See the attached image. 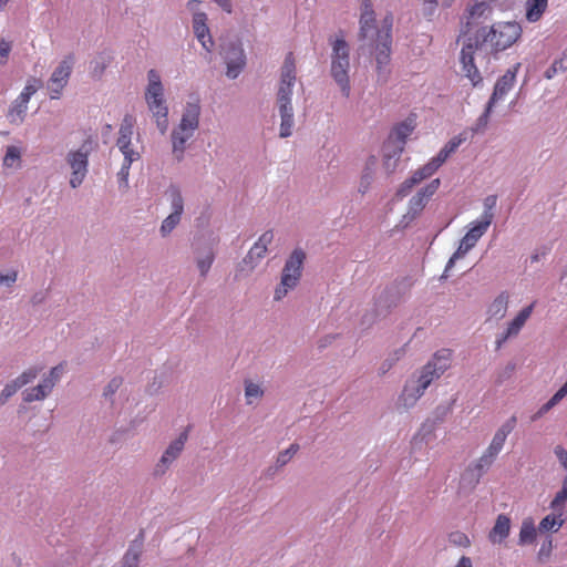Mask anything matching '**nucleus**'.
Wrapping results in <instances>:
<instances>
[{
	"label": "nucleus",
	"mask_w": 567,
	"mask_h": 567,
	"mask_svg": "<svg viewBox=\"0 0 567 567\" xmlns=\"http://www.w3.org/2000/svg\"><path fill=\"white\" fill-rule=\"evenodd\" d=\"M148 84L145 91V101L159 100L164 97V87L159 74L151 69L147 72Z\"/></svg>",
	"instance_id": "25"
},
{
	"label": "nucleus",
	"mask_w": 567,
	"mask_h": 567,
	"mask_svg": "<svg viewBox=\"0 0 567 567\" xmlns=\"http://www.w3.org/2000/svg\"><path fill=\"white\" fill-rule=\"evenodd\" d=\"M37 92V86L27 83L18 97L11 103L7 117L11 124H21L28 111V104L31 96Z\"/></svg>",
	"instance_id": "14"
},
{
	"label": "nucleus",
	"mask_w": 567,
	"mask_h": 567,
	"mask_svg": "<svg viewBox=\"0 0 567 567\" xmlns=\"http://www.w3.org/2000/svg\"><path fill=\"white\" fill-rule=\"evenodd\" d=\"M497 205V195H488L483 200V213L478 219L492 224L494 219V209Z\"/></svg>",
	"instance_id": "41"
},
{
	"label": "nucleus",
	"mask_w": 567,
	"mask_h": 567,
	"mask_svg": "<svg viewBox=\"0 0 567 567\" xmlns=\"http://www.w3.org/2000/svg\"><path fill=\"white\" fill-rule=\"evenodd\" d=\"M94 142L89 136L76 151H70L66 163L71 168L70 185L78 188L84 181L89 171V156L93 151Z\"/></svg>",
	"instance_id": "6"
},
{
	"label": "nucleus",
	"mask_w": 567,
	"mask_h": 567,
	"mask_svg": "<svg viewBox=\"0 0 567 567\" xmlns=\"http://www.w3.org/2000/svg\"><path fill=\"white\" fill-rule=\"evenodd\" d=\"M567 395V381L555 392V394L546 402L553 409Z\"/></svg>",
	"instance_id": "61"
},
{
	"label": "nucleus",
	"mask_w": 567,
	"mask_h": 567,
	"mask_svg": "<svg viewBox=\"0 0 567 567\" xmlns=\"http://www.w3.org/2000/svg\"><path fill=\"white\" fill-rule=\"evenodd\" d=\"M567 70L566 61L559 58L555 59L551 65L545 71L544 76L547 80H551L558 72H565Z\"/></svg>",
	"instance_id": "53"
},
{
	"label": "nucleus",
	"mask_w": 567,
	"mask_h": 567,
	"mask_svg": "<svg viewBox=\"0 0 567 567\" xmlns=\"http://www.w3.org/2000/svg\"><path fill=\"white\" fill-rule=\"evenodd\" d=\"M548 6V0H527L526 20L535 23L540 20Z\"/></svg>",
	"instance_id": "34"
},
{
	"label": "nucleus",
	"mask_w": 567,
	"mask_h": 567,
	"mask_svg": "<svg viewBox=\"0 0 567 567\" xmlns=\"http://www.w3.org/2000/svg\"><path fill=\"white\" fill-rule=\"evenodd\" d=\"M117 148L124 156V164L132 165L134 162L141 158V154L132 148V144H126V146H117Z\"/></svg>",
	"instance_id": "51"
},
{
	"label": "nucleus",
	"mask_w": 567,
	"mask_h": 567,
	"mask_svg": "<svg viewBox=\"0 0 567 567\" xmlns=\"http://www.w3.org/2000/svg\"><path fill=\"white\" fill-rule=\"evenodd\" d=\"M400 301V295L396 286H389L377 297L374 307L375 311L372 315H365L362 323L371 324L380 316H385L389 311L396 307Z\"/></svg>",
	"instance_id": "11"
},
{
	"label": "nucleus",
	"mask_w": 567,
	"mask_h": 567,
	"mask_svg": "<svg viewBox=\"0 0 567 567\" xmlns=\"http://www.w3.org/2000/svg\"><path fill=\"white\" fill-rule=\"evenodd\" d=\"M20 158H21L20 148L14 145H10L6 150V155L3 157L2 164L4 167H12L13 162L20 161Z\"/></svg>",
	"instance_id": "50"
},
{
	"label": "nucleus",
	"mask_w": 567,
	"mask_h": 567,
	"mask_svg": "<svg viewBox=\"0 0 567 567\" xmlns=\"http://www.w3.org/2000/svg\"><path fill=\"white\" fill-rule=\"evenodd\" d=\"M450 542L456 546L466 547L470 545V539L466 534L462 532H454L450 534Z\"/></svg>",
	"instance_id": "64"
},
{
	"label": "nucleus",
	"mask_w": 567,
	"mask_h": 567,
	"mask_svg": "<svg viewBox=\"0 0 567 567\" xmlns=\"http://www.w3.org/2000/svg\"><path fill=\"white\" fill-rule=\"evenodd\" d=\"M193 31L202 47L210 53L214 48V40L207 27V16L204 12H195L193 14Z\"/></svg>",
	"instance_id": "18"
},
{
	"label": "nucleus",
	"mask_w": 567,
	"mask_h": 567,
	"mask_svg": "<svg viewBox=\"0 0 567 567\" xmlns=\"http://www.w3.org/2000/svg\"><path fill=\"white\" fill-rule=\"evenodd\" d=\"M143 543L144 533L140 532L138 535L131 542L126 553L124 554L121 561V567H138Z\"/></svg>",
	"instance_id": "21"
},
{
	"label": "nucleus",
	"mask_w": 567,
	"mask_h": 567,
	"mask_svg": "<svg viewBox=\"0 0 567 567\" xmlns=\"http://www.w3.org/2000/svg\"><path fill=\"white\" fill-rule=\"evenodd\" d=\"M41 371H42V367H31V368L24 370L19 377H17L12 381L20 390L22 386L31 383L34 379H37V377L39 375V373Z\"/></svg>",
	"instance_id": "44"
},
{
	"label": "nucleus",
	"mask_w": 567,
	"mask_h": 567,
	"mask_svg": "<svg viewBox=\"0 0 567 567\" xmlns=\"http://www.w3.org/2000/svg\"><path fill=\"white\" fill-rule=\"evenodd\" d=\"M414 128V123L411 120L403 121L395 125L389 135L386 147H389L392 143H398L405 146L406 138L412 134Z\"/></svg>",
	"instance_id": "24"
},
{
	"label": "nucleus",
	"mask_w": 567,
	"mask_h": 567,
	"mask_svg": "<svg viewBox=\"0 0 567 567\" xmlns=\"http://www.w3.org/2000/svg\"><path fill=\"white\" fill-rule=\"evenodd\" d=\"M450 412H451V405H439L434 410V413H433L434 419L426 420L422 424L420 432L417 433L415 439L420 437L421 441H424L427 443L430 440V436L432 435L433 431L435 430L436 424L443 422V420Z\"/></svg>",
	"instance_id": "20"
},
{
	"label": "nucleus",
	"mask_w": 567,
	"mask_h": 567,
	"mask_svg": "<svg viewBox=\"0 0 567 567\" xmlns=\"http://www.w3.org/2000/svg\"><path fill=\"white\" fill-rule=\"evenodd\" d=\"M224 60L227 66V78L235 80L246 65V55L239 43L229 42L224 48Z\"/></svg>",
	"instance_id": "13"
},
{
	"label": "nucleus",
	"mask_w": 567,
	"mask_h": 567,
	"mask_svg": "<svg viewBox=\"0 0 567 567\" xmlns=\"http://www.w3.org/2000/svg\"><path fill=\"white\" fill-rule=\"evenodd\" d=\"M519 69L520 63H515L502 76L497 79L488 102L495 105L508 94V92L514 87L516 75Z\"/></svg>",
	"instance_id": "17"
},
{
	"label": "nucleus",
	"mask_w": 567,
	"mask_h": 567,
	"mask_svg": "<svg viewBox=\"0 0 567 567\" xmlns=\"http://www.w3.org/2000/svg\"><path fill=\"white\" fill-rule=\"evenodd\" d=\"M476 50H480L476 45V39L474 37H468L463 44L460 56L462 72L474 86H477L483 81L481 72L474 62V53Z\"/></svg>",
	"instance_id": "9"
},
{
	"label": "nucleus",
	"mask_w": 567,
	"mask_h": 567,
	"mask_svg": "<svg viewBox=\"0 0 567 567\" xmlns=\"http://www.w3.org/2000/svg\"><path fill=\"white\" fill-rule=\"evenodd\" d=\"M74 65L73 54L66 55L53 70L49 81L48 91L52 100L61 97L63 89L66 86Z\"/></svg>",
	"instance_id": "8"
},
{
	"label": "nucleus",
	"mask_w": 567,
	"mask_h": 567,
	"mask_svg": "<svg viewBox=\"0 0 567 567\" xmlns=\"http://www.w3.org/2000/svg\"><path fill=\"white\" fill-rule=\"evenodd\" d=\"M430 195L425 192L424 187H422L409 202V214L416 215L419 214L426 205Z\"/></svg>",
	"instance_id": "38"
},
{
	"label": "nucleus",
	"mask_w": 567,
	"mask_h": 567,
	"mask_svg": "<svg viewBox=\"0 0 567 567\" xmlns=\"http://www.w3.org/2000/svg\"><path fill=\"white\" fill-rule=\"evenodd\" d=\"M472 248H473L472 246H470L468 244H466L465 241H463L461 239L460 246L457 247L455 252L450 257V259H449V261H447V264L445 266L444 274H443L442 278H446L447 277V272L453 268V266L455 265L456 260L465 257L466 254Z\"/></svg>",
	"instance_id": "43"
},
{
	"label": "nucleus",
	"mask_w": 567,
	"mask_h": 567,
	"mask_svg": "<svg viewBox=\"0 0 567 567\" xmlns=\"http://www.w3.org/2000/svg\"><path fill=\"white\" fill-rule=\"evenodd\" d=\"M306 259V252L301 248H295L287 258L279 286L276 288L274 299L281 300L289 290L297 287L302 272V266Z\"/></svg>",
	"instance_id": "5"
},
{
	"label": "nucleus",
	"mask_w": 567,
	"mask_h": 567,
	"mask_svg": "<svg viewBox=\"0 0 567 567\" xmlns=\"http://www.w3.org/2000/svg\"><path fill=\"white\" fill-rule=\"evenodd\" d=\"M392 23L393 17L388 14L382 27H377L374 41L369 42V53L374 55L378 82L385 83L390 76V62L392 52Z\"/></svg>",
	"instance_id": "3"
},
{
	"label": "nucleus",
	"mask_w": 567,
	"mask_h": 567,
	"mask_svg": "<svg viewBox=\"0 0 567 567\" xmlns=\"http://www.w3.org/2000/svg\"><path fill=\"white\" fill-rule=\"evenodd\" d=\"M515 370H516V363L508 362L504 368L499 369L496 372L495 381H494L495 384L499 386V385L504 384L505 382H507L508 380H511L515 373Z\"/></svg>",
	"instance_id": "46"
},
{
	"label": "nucleus",
	"mask_w": 567,
	"mask_h": 567,
	"mask_svg": "<svg viewBox=\"0 0 567 567\" xmlns=\"http://www.w3.org/2000/svg\"><path fill=\"white\" fill-rule=\"evenodd\" d=\"M494 106V104L487 101L484 112L478 116L475 124L471 127L473 135L481 134L486 131Z\"/></svg>",
	"instance_id": "39"
},
{
	"label": "nucleus",
	"mask_w": 567,
	"mask_h": 567,
	"mask_svg": "<svg viewBox=\"0 0 567 567\" xmlns=\"http://www.w3.org/2000/svg\"><path fill=\"white\" fill-rule=\"evenodd\" d=\"M467 140L466 132L460 133L458 135L452 137L435 155L437 157V162L444 164L446 159L456 152L458 146Z\"/></svg>",
	"instance_id": "33"
},
{
	"label": "nucleus",
	"mask_w": 567,
	"mask_h": 567,
	"mask_svg": "<svg viewBox=\"0 0 567 567\" xmlns=\"http://www.w3.org/2000/svg\"><path fill=\"white\" fill-rule=\"evenodd\" d=\"M331 44V68L330 74L339 85L342 95L349 97L351 92L350 71V45L343 37L330 40Z\"/></svg>",
	"instance_id": "4"
},
{
	"label": "nucleus",
	"mask_w": 567,
	"mask_h": 567,
	"mask_svg": "<svg viewBox=\"0 0 567 567\" xmlns=\"http://www.w3.org/2000/svg\"><path fill=\"white\" fill-rule=\"evenodd\" d=\"M508 293L503 291L492 301L487 309L491 319L499 320L505 317L508 308Z\"/></svg>",
	"instance_id": "30"
},
{
	"label": "nucleus",
	"mask_w": 567,
	"mask_h": 567,
	"mask_svg": "<svg viewBox=\"0 0 567 567\" xmlns=\"http://www.w3.org/2000/svg\"><path fill=\"white\" fill-rule=\"evenodd\" d=\"M489 10V6L482 1V2H476L475 4L471 6L468 9H467V19H475V18H481L483 17L487 11Z\"/></svg>",
	"instance_id": "56"
},
{
	"label": "nucleus",
	"mask_w": 567,
	"mask_h": 567,
	"mask_svg": "<svg viewBox=\"0 0 567 567\" xmlns=\"http://www.w3.org/2000/svg\"><path fill=\"white\" fill-rule=\"evenodd\" d=\"M122 383L123 379L121 377H114L104 388L103 396L105 398V400H110L111 402H113V396L120 389Z\"/></svg>",
	"instance_id": "52"
},
{
	"label": "nucleus",
	"mask_w": 567,
	"mask_h": 567,
	"mask_svg": "<svg viewBox=\"0 0 567 567\" xmlns=\"http://www.w3.org/2000/svg\"><path fill=\"white\" fill-rule=\"evenodd\" d=\"M215 260V254L212 247L206 248L202 254L196 257V265L202 277H206Z\"/></svg>",
	"instance_id": "36"
},
{
	"label": "nucleus",
	"mask_w": 567,
	"mask_h": 567,
	"mask_svg": "<svg viewBox=\"0 0 567 567\" xmlns=\"http://www.w3.org/2000/svg\"><path fill=\"white\" fill-rule=\"evenodd\" d=\"M166 195L168 196L171 203V214L182 218L184 213V198L178 186L171 185L166 190Z\"/></svg>",
	"instance_id": "35"
},
{
	"label": "nucleus",
	"mask_w": 567,
	"mask_h": 567,
	"mask_svg": "<svg viewBox=\"0 0 567 567\" xmlns=\"http://www.w3.org/2000/svg\"><path fill=\"white\" fill-rule=\"evenodd\" d=\"M267 252V248L265 246H259L257 244H254L252 247L249 249L248 254L244 258V262L255 267L260 259L265 257Z\"/></svg>",
	"instance_id": "45"
},
{
	"label": "nucleus",
	"mask_w": 567,
	"mask_h": 567,
	"mask_svg": "<svg viewBox=\"0 0 567 567\" xmlns=\"http://www.w3.org/2000/svg\"><path fill=\"white\" fill-rule=\"evenodd\" d=\"M489 226L491 224H487L481 219L474 220L473 223H471L470 228L462 238V240L474 248L477 241L487 231Z\"/></svg>",
	"instance_id": "29"
},
{
	"label": "nucleus",
	"mask_w": 567,
	"mask_h": 567,
	"mask_svg": "<svg viewBox=\"0 0 567 567\" xmlns=\"http://www.w3.org/2000/svg\"><path fill=\"white\" fill-rule=\"evenodd\" d=\"M564 511L553 512L546 515L538 525L539 533H556L565 524Z\"/></svg>",
	"instance_id": "27"
},
{
	"label": "nucleus",
	"mask_w": 567,
	"mask_h": 567,
	"mask_svg": "<svg viewBox=\"0 0 567 567\" xmlns=\"http://www.w3.org/2000/svg\"><path fill=\"white\" fill-rule=\"evenodd\" d=\"M52 390V382L47 381L43 378L42 381L37 386L27 389L23 392V400L28 403L33 401H42L51 393Z\"/></svg>",
	"instance_id": "26"
},
{
	"label": "nucleus",
	"mask_w": 567,
	"mask_h": 567,
	"mask_svg": "<svg viewBox=\"0 0 567 567\" xmlns=\"http://www.w3.org/2000/svg\"><path fill=\"white\" fill-rule=\"evenodd\" d=\"M383 151H384L385 164L389 165V162L391 159L396 162L401 157V155L404 151V145H401L398 143H392L389 147H386V143H385Z\"/></svg>",
	"instance_id": "47"
},
{
	"label": "nucleus",
	"mask_w": 567,
	"mask_h": 567,
	"mask_svg": "<svg viewBox=\"0 0 567 567\" xmlns=\"http://www.w3.org/2000/svg\"><path fill=\"white\" fill-rule=\"evenodd\" d=\"M200 112L199 99L197 96L190 97L184 106L182 118L177 126H182V130L188 128L196 131L199 126Z\"/></svg>",
	"instance_id": "19"
},
{
	"label": "nucleus",
	"mask_w": 567,
	"mask_h": 567,
	"mask_svg": "<svg viewBox=\"0 0 567 567\" xmlns=\"http://www.w3.org/2000/svg\"><path fill=\"white\" fill-rule=\"evenodd\" d=\"M19 388L13 381L7 383L0 392V406L4 405L8 400L18 392Z\"/></svg>",
	"instance_id": "57"
},
{
	"label": "nucleus",
	"mask_w": 567,
	"mask_h": 567,
	"mask_svg": "<svg viewBox=\"0 0 567 567\" xmlns=\"http://www.w3.org/2000/svg\"><path fill=\"white\" fill-rule=\"evenodd\" d=\"M511 519L505 514H499L496 518L495 525L489 532L488 539L493 544H502L509 535Z\"/></svg>",
	"instance_id": "23"
},
{
	"label": "nucleus",
	"mask_w": 567,
	"mask_h": 567,
	"mask_svg": "<svg viewBox=\"0 0 567 567\" xmlns=\"http://www.w3.org/2000/svg\"><path fill=\"white\" fill-rule=\"evenodd\" d=\"M472 248H473L472 246H470L468 244H466L465 241H463L461 239L460 246L457 247L455 252L450 257V259H449V261H447V264L445 266L444 274H443L442 278H446L447 277V272L453 268V266L455 265L456 260L465 257L466 254Z\"/></svg>",
	"instance_id": "42"
},
{
	"label": "nucleus",
	"mask_w": 567,
	"mask_h": 567,
	"mask_svg": "<svg viewBox=\"0 0 567 567\" xmlns=\"http://www.w3.org/2000/svg\"><path fill=\"white\" fill-rule=\"evenodd\" d=\"M537 529L535 527V523L532 517H526L523 519L519 535H518V545L526 546L530 545L536 540Z\"/></svg>",
	"instance_id": "32"
},
{
	"label": "nucleus",
	"mask_w": 567,
	"mask_h": 567,
	"mask_svg": "<svg viewBox=\"0 0 567 567\" xmlns=\"http://www.w3.org/2000/svg\"><path fill=\"white\" fill-rule=\"evenodd\" d=\"M452 353L449 349H442L434 353L433 358L422 368L420 373L427 375L431 379V383L439 379L451 364Z\"/></svg>",
	"instance_id": "15"
},
{
	"label": "nucleus",
	"mask_w": 567,
	"mask_h": 567,
	"mask_svg": "<svg viewBox=\"0 0 567 567\" xmlns=\"http://www.w3.org/2000/svg\"><path fill=\"white\" fill-rule=\"evenodd\" d=\"M135 118L131 114H125L118 130V137L116 146H126L132 144V136L134 133Z\"/></svg>",
	"instance_id": "28"
},
{
	"label": "nucleus",
	"mask_w": 567,
	"mask_h": 567,
	"mask_svg": "<svg viewBox=\"0 0 567 567\" xmlns=\"http://www.w3.org/2000/svg\"><path fill=\"white\" fill-rule=\"evenodd\" d=\"M188 439V429H185L183 432L179 433V435L173 440L168 446L165 449L164 453L162 454L159 461L154 467V475L155 476H163L167 470L171 467V465L177 460V457L181 455V453L184 450L185 443Z\"/></svg>",
	"instance_id": "10"
},
{
	"label": "nucleus",
	"mask_w": 567,
	"mask_h": 567,
	"mask_svg": "<svg viewBox=\"0 0 567 567\" xmlns=\"http://www.w3.org/2000/svg\"><path fill=\"white\" fill-rule=\"evenodd\" d=\"M359 24L358 39L361 42L359 50L369 52V42L374 41V34L377 32L375 13L371 0H362L361 2Z\"/></svg>",
	"instance_id": "7"
},
{
	"label": "nucleus",
	"mask_w": 567,
	"mask_h": 567,
	"mask_svg": "<svg viewBox=\"0 0 567 567\" xmlns=\"http://www.w3.org/2000/svg\"><path fill=\"white\" fill-rule=\"evenodd\" d=\"M522 25L516 21L494 23L489 29L480 28L473 35L480 50L497 54L511 48L522 37Z\"/></svg>",
	"instance_id": "2"
},
{
	"label": "nucleus",
	"mask_w": 567,
	"mask_h": 567,
	"mask_svg": "<svg viewBox=\"0 0 567 567\" xmlns=\"http://www.w3.org/2000/svg\"><path fill=\"white\" fill-rule=\"evenodd\" d=\"M535 302L530 303L529 306L523 308L516 317L508 323L506 331L507 336L515 337L519 333L522 328L524 327L525 322L530 317L533 310H534Z\"/></svg>",
	"instance_id": "31"
},
{
	"label": "nucleus",
	"mask_w": 567,
	"mask_h": 567,
	"mask_svg": "<svg viewBox=\"0 0 567 567\" xmlns=\"http://www.w3.org/2000/svg\"><path fill=\"white\" fill-rule=\"evenodd\" d=\"M496 457L497 455L491 454L486 449L476 463L463 473L462 482H467L472 487H475L480 483L482 476L491 468Z\"/></svg>",
	"instance_id": "16"
},
{
	"label": "nucleus",
	"mask_w": 567,
	"mask_h": 567,
	"mask_svg": "<svg viewBox=\"0 0 567 567\" xmlns=\"http://www.w3.org/2000/svg\"><path fill=\"white\" fill-rule=\"evenodd\" d=\"M168 109H162V111H156L154 117L156 118V126L162 134L167 131L168 127Z\"/></svg>",
	"instance_id": "59"
},
{
	"label": "nucleus",
	"mask_w": 567,
	"mask_h": 567,
	"mask_svg": "<svg viewBox=\"0 0 567 567\" xmlns=\"http://www.w3.org/2000/svg\"><path fill=\"white\" fill-rule=\"evenodd\" d=\"M553 551V538L551 536H546L545 540L542 543L540 548L537 553V558L539 561H546Z\"/></svg>",
	"instance_id": "55"
},
{
	"label": "nucleus",
	"mask_w": 567,
	"mask_h": 567,
	"mask_svg": "<svg viewBox=\"0 0 567 567\" xmlns=\"http://www.w3.org/2000/svg\"><path fill=\"white\" fill-rule=\"evenodd\" d=\"M567 501V475L563 478L561 488L556 493L555 497L549 503V508L553 512L565 511Z\"/></svg>",
	"instance_id": "40"
},
{
	"label": "nucleus",
	"mask_w": 567,
	"mask_h": 567,
	"mask_svg": "<svg viewBox=\"0 0 567 567\" xmlns=\"http://www.w3.org/2000/svg\"><path fill=\"white\" fill-rule=\"evenodd\" d=\"M506 439H507L506 436L502 435L498 432H495L489 445L487 446V450L489 451V453L498 455L504 447Z\"/></svg>",
	"instance_id": "54"
},
{
	"label": "nucleus",
	"mask_w": 567,
	"mask_h": 567,
	"mask_svg": "<svg viewBox=\"0 0 567 567\" xmlns=\"http://www.w3.org/2000/svg\"><path fill=\"white\" fill-rule=\"evenodd\" d=\"M63 364L60 363L55 367H53L49 373L47 375H44L43 378L47 380V381H51L52 382V386L54 388V385L56 384V382H59V380L61 379L62 377V373H63Z\"/></svg>",
	"instance_id": "63"
},
{
	"label": "nucleus",
	"mask_w": 567,
	"mask_h": 567,
	"mask_svg": "<svg viewBox=\"0 0 567 567\" xmlns=\"http://www.w3.org/2000/svg\"><path fill=\"white\" fill-rule=\"evenodd\" d=\"M195 131L184 128L182 126H176L172 131V146L173 153L176 156L177 161H182L184 157L185 145L187 141H189L194 136Z\"/></svg>",
	"instance_id": "22"
},
{
	"label": "nucleus",
	"mask_w": 567,
	"mask_h": 567,
	"mask_svg": "<svg viewBox=\"0 0 567 567\" xmlns=\"http://www.w3.org/2000/svg\"><path fill=\"white\" fill-rule=\"evenodd\" d=\"M517 424V417L516 415H512L509 419H507L498 429L496 432L501 433L504 436H508Z\"/></svg>",
	"instance_id": "60"
},
{
	"label": "nucleus",
	"mask_w": 567,
	"mask_h": 567,
	"mask_svg": "<svg viewBox=\"0 0 567 567\" xmlns=\"http://www.w3.org/2000/svg\"><path fill=\"white\" fill-rule=\"evenodd\" d=\"M430 384L431 379H427V375H422L421 373L416 379H409L399 398V404L403 405L405 409L414 406Z\"/></svg>",
	"instance_id": "12"
},
{
	"label": "nucleus",
	"mask_w": 567,
	"mask_h": 567,
	"mask_svg": "<svg viewBox=\"0 0 567 567\" xmlns=\"http://www.w3.org/2000/svg\"><path fill=\"white\" fill-rule=\"evenodd\" d=\"M264 395V391L260 385L246 381L245 382V396L247 399V404L252 403V399H260Z\"/></svg>",
	"instance_id": "48"
},
{
	"label": "nucleus",
	"mask_w": 567,
	"mask_h": 567,
	"mask_svg": "<svg viewBox=\"0 0 567 567\" xmlns=\"http://www.w3.org/2000/svg\"><path fill=\"white\" fill-rule=\"evenodd\" d=\"M132 165L122 163L120 171L117 172V183L120 189H126L128 187V176Z\"/></svg>",
	"instance_id": "58"
},
{
	"label": "nucleus",
	"mask_w": 567,
	"mask_h": 567,
	"mask_svg": "<svg viewBox=\"0 0 567 567\" xmlns=\"http://www.w3.org/2000/svg\"><path fill=\"white\" fill-rule=\"evenodd\" d=\"M296 83V64L292 52H289L284 61L280 72L279 87L277 92V105L280 115L279 136H291L295 126L292 91Z\"/></svg>",
	"instance_id": "1"
},
{
	"label": "nucleus",
	"mask_w": 567,
	"mask_h": 567,
	"mask_svg": "<svg viewBox=\"0 0 567 567\" xmlns=\"http://www.w3.org/2000/svg\"><path fill=\"white\" fill-rule=\"evenodd\" d=\"M299 445L293 443L288 449L281 451L276 460V464L274 467L268 468V475L275 473L278 468L285 466L289 463V461L293 457V455L298 452Z\"/></svg>",
	"instance_id": "37"
},
{
	"label": "nucleus",
	"mask_w": 567,
	"mask_h": 567,
	"mask_svg": "<svg viewBox=\"0 0 567 567\" xmlns=\"http://www.w3.org/2000/svg\"><path fill=\"white\" fill-rule=\"evenodd\" d=\"M372 179H373L372 172L370 171L369 167H367L361 175L359 193L365 194L372 183Z\"/></svg>",
	"instance_id": "62"
},
{
	"label": "nucleus",
	"mask_w": 567,
	"mask_h": 567,
	"mask_svg": "<svg viewBox=\"0 0 567 567\" xmlns=\"http://www.w3.org/2000/svg\"><path fill=\"white\" fill-rule=\"evenodd\" d=\"M181 218L176 215L169 214L163 221L159 228L161 235L163 237L168 236L179 224Z\"/></svg>",
	"instance_id": "49"
}]
</instances>
